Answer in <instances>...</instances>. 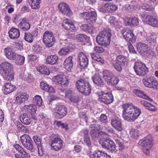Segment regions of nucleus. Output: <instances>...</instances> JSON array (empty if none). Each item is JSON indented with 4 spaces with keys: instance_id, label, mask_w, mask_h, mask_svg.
I'll use <instances>...</instances> for the list:
<instances>
[{
    "instance_id": "1",
    "label": "nucleus",
    "mask_w": 158,
    "mask_h": 158,
    "mask_svg": "<svg viewBox=\"0 0 158 158\" xmlns=\"http://www.w3.org/2000/svg\"><path fill=\"white\" fill-rule=\"evenodd\" d=\"M123 117L124 119L133 122L138 118L141 113L140 109L132 104H126L123 105Z\"/></svg>"
},
{
    "instance_id": "2",
    "label": "nucleus",
    "mask_w": 158,
    "mask_h": 158,
    "mask_svg": "<svg viewBox=\"0 0 158 158\" xmlns=\"http://www.w3.org/2000/svg\"><path fill=\"white\" fill-rule=\"evenodd\" d=\"M111 33L110 29H104L101 31L96 38V41L100 45L107 47L111 41Z\"/></svg>"
},
{
    "instance_id": "3",
    "label": "nucleus",
    "mask_w": 158,
    "mask_h": 158,
    "mask_svg": "<svg viewBox=\"0 0 158 158\" xmlns=\"http://www.w3.org/2000/svg\"><path fill=\"white\" fill-rule=\"evenodd\" d=\"M75 86L78 90L82 94L89 95L91 91V86L86 81L80 79L76 82Z\"/></svg>"
},
{
    "instance_id": "4",
    "label": "nucleus",
    "mask_w": 158,
    "mask_h": 158,
    "mask_svg": "<svg viewBox=\"0 0 158 158\" xmlns=\"http://www.w3.org/2000/svg\"><path fill=\"white\" fill-rule=\"evenodd\" d=\"M129 63V59L123 55L116 56L115 61L111 63L113 67L118 72L121 73L122 70V66H127Z\"/></svg>"
},
{
    "instance_id": "5",
    "label": "nucleus",
    "mask_w": 158,
    "mask_h": 158,
    "mask_svg": "<svg viewBox=\"0 0 158 158\" xmlns=\"http://www.w3.org/2000/svg\"><path fill=\"white\" fill-rule=\"evenodd\" d=\"M0 67L3 72L4 77L5 80L9 81L13 80L14 73L12 70V66L10 63L3 62L1 64Z\"/></svg>"
},
{
    "instance_id": "6",
    "label": "nucleus",
    "mask_w": 158,
    "mask_h": 158,
    "mask_svg": "<svg viewBox=\"0 0 158 158\" xmlns=\"http://www.w3.org/2000/svg\"><path fill=\"white\" fill-rule=\"evenodd\" d=\"M99 143L103 149L109 150L112 153H116L117 150L116 148V145L113 141L110 138H106L99 141Z\"/></svg>"
},
{
    "instance_id": "7",
    "label": "nucleus",
    "mask_w": 158,
    "mask_h": 158,
    "mask_svg": "<svg viewBox=\"0 0 158 158\" xmlns=\"http://www.w3.org/2000/svg\"><path fill=\"white\" fill-rule=\"evenodd\" d=\"M141 18L143 22L155 27H158V19L154 15H149L143 13H140Z\"/></svg>"
},
{
    "instance_id": "8",
    "label": "nucleus",
    "mask_w": 158,
    "mask_h": 158,
    "mask_svg": "<svg viewBox=\"0 0 158 158\" xmlns=\"http://www.w3.org/2000/svg\"><path fill=\"white\" fill-rule=\"evenodd\" d=\"M134 69L136 74L140 76L146 75L148 72V69L146 65L139 61L135 62Z\"/></svg>"
},
{
    "instance_id": "9",
    "label": "nucleus",
    "mask_w": 158,
    "mask_h": 158,
    "mask_svg": "<svg viewBox=\"0 0 158 158\" xmlns=\"http://www.w3.org/2000/svg\"><path fill=\"white\" fill-rule=\"evenodd\" d=\"M51 146L52 149L56 151L62 149L63 146V141L58 135L53 136L51 138Z\"/></svg>"
},
{
    "instance_id": "10",
    "label": "nucleus",
    "mask_w": 158,
    "mask_h": 158,
    "mask_svg": "<svg viewBox=\"0 0 158 158\" xmlns=\"http://www.w3.org/2000/svg\"><path fill=\"white\" fill-rule=\"evenodd\" d=\"M43 41L46 47L50 48L54 45L55 39L52 32L46 31L44 34Z\"/></svg>"
},
{
    "instance_id": "11",
    "label": "nucleus",
    "mask_w": 158,
    "mask_h": 158,
    "mask_svg": "<svg viewBox=\"0 0 158 158\" xmlns=\"http://www.w3.org/2000/svg\"><path fill=\"white\" fill-rule=\"evenodd\" d=\"M56 112L55 114L56 117L61 119L65 116L67 113V108L64 105L59 104L57 105L56 107Z\"/></svg>"
},
{
    "instance_id": "12",
    "label": "nucleus",
    "mask_w": 158,
    "mask_h": 158,
    "mask_svg": "<svg viewBox=\"0 0 158 158\" xmlns=\"http://www.w3.org/2000/svg\"><path fill=\"white\" fill-rule=\"evenodd\" d=\"M99 97V101L106 104H110L114 100L113 95L110 93L102 92Z\"/></svg>"
},
{
    "instance_id": "13",
    "label": "nucleus",
    "mask_w": 158,
    "mask_h": 158,
    "mask_svg": "<svg viewBox=\"0 0 158 158\" xmlns=\"http://www.w3.org/2000/svg\"><path fill=\"white\" fill-rule=\"evenodd\" d=\"M52 81L57 85L63 88L67 87L69 84L68 78L61 75L56 76L52 78Z\"/></svg>"
},
{
    "instance_id": "14",
    "label": "nucleus",
    "mask_w": 158,
    "mask_h": 158,
    "mask_svg": "<svg viewBox=\"0 0 158 158\" xmlns=\"http://www.w3.org/2000/svg\"><path fill=\"white\" fill-rule=\"evenodd\" d=\"M143 84L147 87L157 90L158 89V83L156 79L151 76L143 81Z\"/></svg>"
},
{
    "instance_id": "15",
    "label": "nucleus",
    "mask_w": 158,
    "mask_h": 158,
    "mask_svg": "<svg viewBox=\"0 0 158 158\" xmlns=\"http://www.w3.org/2000/svg\"><path fill=\"white\" fill-rule=\"evenodd\" d=\"M153 139L151 135H148L140 140L139 145L143 148H151L153 145Z\"/></svg>"
},
{
    "instance_id": "16",
    "label": "nucleus",
    "mask_w": 158,
    "mask_h": 158,
    "mask_svg": "<svg viewBox=\"0 0 158 158\" xmlns=\"http://www.w3.org/2000/svg\"><path fill=\"white\" fill-rule=\"evenodd\" d=\"M62 26L64 29L69 31H75L77 29L71 20L68 19L63 20Z\"/></svg>"
},
{
    "instance_id": "17",
    "label": "nucleus",
    "mask_w": 158,
    "mask_h": 158,
    "mask_svg": "<svg viewBox=\"0 0 158 158\" xmlns=\"http://www.w3.org/2000/svg\"><path fill=\"white\" fill-rule=\"evenodd\" d=\"M121 30V33L125 39L130 42H135L136 40V38L134 35L132 31L127 30L123 28Z\"/></svg>"
},
{
    "instance_id": "18",
    "label": "nucleus",
    "mask_w": 158,
    "mask_h": 158,
    "mask_svg": "<svg viewBox=\"0 0 158 158\" xmlns=\"http://www.w3.org/2000/svg\"><path fill=\"white\" fill-rule=\"evenodd\" d=\"M58 8L61 13L64 15L70 16L72 15V12L70 9L69 6L65 3L60 4Z\"/></svg>"
},
{
    "instance_id": "19",
    "label": "nucleus",
    "mask_w": 158,
    "mask_h": 158,
    "mask_svg": "<svg viewBox=\"0 0 158 158\" xmlns=\"http://www.w3.org/2000/svg\"><path fill=\"white\" fill-rule=\"evenodd\" d=\"M78 62L81 69L87 67L88 64V60L86 56L83 52H80L78 54Z\"/></svg>"
},
{
    "instance_id": "20",
    "label": "nucleus",
    "mask_w": 158,
    "mask_h": 158,
    "mask_svg": "<svg viewBox=\"0 0 158 158\" xmlns=\"http://www.w3.org/2000/svg\"><path fill=\"white\" fill-rule=\"evenodd\" d=\"M118 9L117 6L111 3H106L100 9L101 11L103 13H112Z\"/></svg>"
},
{
    "instance_id": "21",
    "label": "nucleus",
    "mask_w": 158,
    "mask_h": 158,
    "mask_svg": "<svg viewBox=\"0 0 158 158\" xmlns=\"http://www.w3.org/2000/svg\"><path fill=\"white\" fill-rule=\"evenodd\" d=\"M20 120L23 124L28 125L32 122L33 120H34L33 123H35L36 122L37 119L35 117L31 118L30 115L26 114H24L20 116Z\"/></svg>"
},
{
    "instance_id": "22",
    "label": "nucleus",
    "mask_w": 158,
    "mask_h": 158,
    "mask_svg": "<svg viewBox=\"0 0 158 158\" xmlns=\"http://www.w3.org/2000/svg\"><path fill=\"white\" fill-rule=\"evenodd\" d=\"M73 59L72 56H69L65 59L63 63L64 68L69 72H71L73 68Z\"/></svg>"
},
{
    "instance_id": "23",
    "label": "nucleus",
    "mask_w": 158,
    "mask_h": 158,
    "mask_svg": "<svg viewBox=\"0 0 158 158\" xmlns=\"http://www.w3.org/2000/svg\"><path fill=\"white\" fill-rule=\"evenodd\" d=\"M111 124L116 130L121 131L123 130L121 119L117 117H115L112 119Z\"/></svg>"
},
{
    "instance_id": "24",
    "label": "nucleus",
    "mask_w": 158,
    "mask_h": 158,
    "mask_svg": "<svg viewBox=\"0 0 158 158\" xmlns=\"http://www.w3.org/2000/svg\"><path fill=\"white\" fill-rule=\"evenodd\" d=\"M92 79L94 83L98 87H102L104 85L103 80L98 73H95L92 77Z\"/></svg>"
},
{
    "instance_id": "25",
    "label": "nucleus",
    "mask_w": 158,
    "mask_h": 158,
    "mask_svg": "<svg viewBox=\"0 0 158 158\" xmlns=\"http://www.w3.org/2000/svg\"><path fill=\"white\" fill-rule=\"evenodd\" d=\"M139 19L138 18L134 17L127 18L124 21V24L126 26L134 27L137 26L139 24Z\"/></svg>"
},
{
    "instance_id": "26",
    "label": "nucleus",
    "mask_w": 158,
    "mask_h": 158,
    "mask_svg": "<svg viewBox=\"0 0 158 158\" xmlns=\"http://www.w3.org/2000/svg\"><path fill=\"white\" fill-rule=\"evenodd\" d=\"M4 52L6 57L8 59L11 60H14L16 59L18 54L12 52L10 48H5Z\"/></svg>"
},
{
    "instance_id": "27",
    "label": "nucleus",
    "mask_w": 158,
    "mask_h": 158,
    "mask_svg": "<svg viewBox=\"0 0 158 158\" xmlns=\"http://www.w3.org/2000/svg\"><path fill=\"white\" fill-rule=\"evenodd\" d=\"M88 154L90 158H105L108 155L107 154L100 150H96L94 152L93 154L91 155V152L88 153Z\"/></svg>"
},
{
    "instance_id": "28",
    "label": "nucleus",
    "mask_w": 158,
    "mask_h": 158,
    "mask_svg": "<svg viewBox=\"0 0 158 158\" xmlns=\"http://www.w3.org/2000/svg\"><path fill=\"white\" fill-rule=\"evenodd\" d=\"M26 19V18L22 19L19 24V27L23 31H27L30 28V25Z\"/></svg>"
},
{
    "instance_id": "29",
    "label": "nucleus",
    "mask_w": 158,
    "mask_h": 158,
    "mask_svg": "<svg viewBox=\"0 0 158 158\" xmlns=\"http://www.w3.org/2000/svg\"><path fill=\"white\" fill-rule=\"evenodd\" d=\"M9 37L12 39H17L20 35L19 30L16 28H11L8 32Z\"/></svg>"
},
{
    "instance_id": "30",
    "label": "nucleus",
    "mask_w": 158,
    "mask_h": 158,
    "mask_svg": "<svg viewBox=\"0 0 158 158\" xmlns=\"http://www.w3.org/2000/svg\"><path fill=\"white\" fill-rule=\"evenodd\" d=\"M133 92L136 95L139 97L148 100L149 101H152L151 98L147 96L142 91L137 89H134L133 90Z\"/></svg>"
},
{
    "instance_id": "31",
    "label": "nucleus",
    "mask_w": 158,
    "mask_h": 158,
    "mask_svg": "<svg viewBox=\"0 0 158 158\" xmlns=\"http://www.w3.org/2000/svg\"><path fill=\"white\" fill-rule=\"evenodd\" d=\"M58 61V57L55 55L48 56L46 59V63L48 64L53 65L56 64Z\"/></svg>"
},
{
    "instance_id": "32",
    "label": "nucleus",
    "mask_w": 158,
    "mask_h": 158,
    "mask_svg": "<svg viewBox=\"0 0 158 158\" xmlns=\"http://www.w3.org/2000/svg\"><path fill=\"white\" fill-rule=\"evenodd\" d=\"M13 147L19 153L22 155V156L29 158L30 155L19 145L18 144H15L13 145Z\"/></svg>"
},
{
    "instance_id": "33",
    "label": "nucleus",
    "mask_w": 158,
    "mask_h": 158,
    "mask_svg": "<svg viewBox=\"0 0 158 158\" xmlns=\"http://www.w3.org/2000/svg\"><path fill=\"white\" fill-rule=\"evenodd\" d=\"M137 48L138 51L141 53H145V52H147L148 50L149 49V48L146 44L140 43H138L137 45Z\"/></svg>"
},
{
    "instance_id": "34",
    "label": "nucleus",
    "mask_w": 158,
    "mask_h": 158,
    "mask_svg": "<svg viewBox=\"0 0 158 158\" xmlns=\"http://www.w3.org/2000/svg\"><path fill=\"white\" fill-rule=\"evenodd\" d=\"M4 86V93L6 94L12 92L15 88V86L10 83L5 84Z\"/></svg>"
},
{
    "instance_id": "35",
    "label": "nucleus",
    "mask_w": 158,
    "mask_h": 158,
    "mask_svg": "<svg viewBox=\"0 0 158 158\" xmlns=\"http://www.w3.org/2000/svg\"><path fill=\"white\" fill-rule=\"evenodd\" d=\"M97 18V14L95 11L88 12V16L86 20L88 23L90 21L92 23L95 22Z\"/></svg>"
},
{
    "instance_id": "36",
    "label": "nucleus",
    "mask_w": 158,
    "mask_h": 158,
    "mask_svg": "<svg viewBox=\"0 0 158 158\" xmlns=\"http://www.w3.org/2000/svg\"><path fill=\"white\" fill-rule=\"evenodd\" d=\"M140 103L142 105L144 106L146 109H148L150 111H154L156 110L154 106L152 105L149 102L146 101H142L140 102Z\"/></svg>"
},
{
    "instance_id": "37",
    "label": "nucleus",
    "mask_w": 158,
    "mask_h": 158,
    "mask_svg": "<svg viewBox=\"0 0 158 158\" xmlns=\"http://www.w3.org/2000/svg\"><path fill=\"white\" fill-rule=\"evenodd\" d=\"M20 139L21 142L23 146L26 145V144L32 140L28 135L25 134L21 136Z\"/></svg>"
},
{
    "instance_id": "38",
    "label": "nucleus",
    "mask_w": 158,
    "mask_h": 158,
    "mask_svg": "<svg viewBox=\"0 0 158 158\" xmlns=\"http://www.w3.org/2000/svg\"><path fill=\"white\" fill-rule=\"evenodd\" d=\"M103 77L106 82H107L113 75V74L109 70L106 69L104 70L102 73Z\"/></svg>"
},
{
    "instance_id": "39",
    "label": "nucleus",
    "mask_w": 158,
    "mask_h": 158,
    "mask_svg": "<svg viewBox=\"0 0 158 158\" xmlns=\"http://www.w3.org/2000/svg\"><path fill=\"white\" fill-rule=\"evenodd\" d=\"M37 69L38 72L42 74L48 75L50 74L49 69L45 65L38 67Z\"/></svg>"
},
{
    "instance_id": "40",
    "label": "nucleus",
    "mask_w": 158,
    "mask_h": 158,
    "mask_svg": "<svg viewBox=\"0 0 158 158\" xmlns=\"http://www.w3.org/2000/svg\"><path fill=\"white\" fill-rule=\"evenodd\" d=\"M80 28L83 31L89 34H92L94 30V28L93 26L89 25L87 24L82 25L80 27Z\"/></svg>"
},
{
    "instance_id": "41",
    "label": "nucleus",
    "mask_w": 158,
    "mask_h": 158,
    "mask_svg": "<svg viewBox=\"0 0 158 158\" xmlns=\"http://www.w3.org/2000/svg\"><path fill=\"white\" fill-rule=\"evenodd\" d=\"M119 81L118 78L113 75L107 82L109 85L115 86L118 84Z\"/></svg>"
},
{
    "instance_id": "42",
    "label": "nucleus",
    "mask_w": 158,
    "mask_h": 158,
    "mask_svg": "<svg viewBox=\"0 0 158 158\" xmlns=\"http://www.w3.org/2000/svg\"><path fill=\"white\" fill-rule=\"evenodd\" d=\"M28 2L31 3V7L33 9H36L40 7V0H28Z\"/></svg>"
},
{
    "instance_id": "43",
    "label": "nucleus",
    "mask_w": 158,
    "mask_h": 158,
    "mask_svg": "<svg viewBox=\"0 0 158 158\" xmlns=\"http://www.w3.org/2000/svg\"><path fill=\"white\" fill-rule=\"evenodd\" d=\"M20 78L25 81L33 78V76L30 73L24 72L21 73L19 75Z\"/></svg>"
},
{
    "instance_id": "44",
    "label": "nucleus",
    "mask_w": 158,
    "mask_h": 158,
    "mask_svg": "<svg viewBox=\"0 0 158 158\" xmlns=\"http://www.w3.org/2000/svg\"><path fill=\"white\" fill-rule=\"evenodd\" d=\"M109 22L111 24L112 26L115 28H119L121 27L119 23L117 22V20L114 16H110L109 19Z\"/></svg>"
},
{
    "instance_id": "45",
    "label": "nucleus",
    "mask_w": 158,
    "mask_h": 158,
    "mask_svg": "<svg viewBox=\"0 0 158 158\" xmlns=\"http://www.w3.org/2000/svg\"><path fill=\"white\" fill-rule=\"evenodd\" d=\"M24 38L25 40L30 43H32L34 39L33 35H32V34L28 32L25 33Z\"/></svg>"
},
{
    "instance_id": "46",
    "label": "nucleus",
    "mask_w": 158,
    "mask_h": 158,
    "mask_svg": "<svg viewBox=\"0 0 158 158\" xmlns=\"http://www.w3.org/2000/svg\"><path fill=\"white\" fill-rule=\"evenodd\" d=\"M139 131L137 129H132L130 131V134L131 137L133 138L137 139L139 136Z\"/></svg>"
},
{
    "instance_id": "47",
    "label": "nucleus",
    "mask_w": 158,
    "mask_h": 158,
    "mask_svg": "<svg viewBox=\"0 0 158 158\" xmlns=\"http://www.w3.org/2000/svg\"><path fill=\"white\" fill-rule=\"evenodd\" d=\"M27 150L30 151L31 152H33L35 151V148L34 146V143L32 140L31 141L26 145L23 146Z\"/></svg>"
},
{
    "instance_id": "48",
    "label": "nucleus",
    "mask_w": 158,
    "mask_h": 158,
    "mask_svg": "<svg viewBox=\"0 0 158 158\" xmlns=\"http://www.w3.org/2000/svg\"><path fill=\"white\" fill-rule=\"evenodd\" d=\"M16 59L15 63L18 65H21L24 63L25 58L24 56L18 54Z\"/></svg>"
},
{
    "instance_id": "49",
    "label": "nucleus",
    "mask_w": 158,
    "mask_h": 158,
    "mask_svg": "<svg viewBox=\"0 0 158 158\" xmlns=\"http://www.w3.org/2000/svg\"><path fill=\"white\" fill-rule=\"evenodd\" d=\"M33 101L35 105L40 106L42 105V100L40 96L36 95L33 98Z\"/></svg>"
},
{
    "instance_id": "50",
    "label": "nucleus",
    "mask_w": 158,
    "mask_h": 158,
    "mask_svg": "<svg viewBox=\"0 0 158 158\" xmlns=\"http://www.w3.org/2000/svg\"><path fill=\"white\" fill-rule=\"evenodd\" d=\"M17 127L18 130L20 132H23L26 133H29V131L27 128L26 127L20 123H18L17 125Z\"/></svg>"
},
{
    "instance_id": "51",
    "label": "nucleus",
    "mask_w": 158,
    "mask_h": 158,
    "mask_svg": "<svg viewBox=\"0 0 158 158\" xmlns=\"http://www.w3.org/2000/svg\"><path fill=\"white\" fill-rule=\"evenodd\" d=\"M90 134L93 139L94 140H97L98 138L100 132L92 129L90 131Z\"/></svg>"
},
{
    "instance_id": "52",
    "label": "nucleus",
    "mask_w": 158,
    "mask_h": 158,
    "mask_svg": "<svg viewBox=\"0 0 158 158\" xmlns=\"http://www.w3.org/2000/svg\"><path fill=\"white\" fill-rule=\"evenodd\" d=\"M16 95H18V97H20L24 102L27 100L28 98L27 93L25 92H19L17 93Z\"/></svg>"
},
{
    "instance_id": "53",
    "label": "nucleus",
    "mask_w": 158,
    "mask_h": 158,
    "mask_svg": "<svg viewBox=\"0 0 158 158\" xmlns=\"http://www.w3.org/2000/svg\"><path fill=\"white\" fill-rule=\"evenodd\" d=\"M70 52L69 49L67 48H64L60 49L58 53L60 56H66Z\"/></svg>"
},
{
    "instance_id": "54",
    "label": "nucleus",
    "mask_w": 158,
    "mask_h": 158,
    "mask_svg": "<svg viewBox=\"0 0 158 158\" xmlns=\"http://www.w3.org/2000/svg\"><path fill=\"white\" fill-rule=\"evenodd\" d=\"M84 142L86 144L87 146L89 148V151L88 153H89L90 151L91 152V142L90 141L89 136H88L84 138Z\"/></svg>"
},
{
    "instance_id": "55",
    "label": "nucleus",
    "mask_w": 158,
    "mask_h": 158,
    "mask_svg": "<svg viewBox=\"0 0 158 158\" xmlns=\"http://www.w3.org/2000/svg\"><path fill=\"white\" fill-rule=\"evenodd\" d=\"M142 8L148 11H152L154 10V7L152 6L147 3H144L141 6Z\"/></svg>"
},
{
    "instance_id": "56",
    "label": "nucleus",
    "mask_w": 158,
    "mask_h": 158,
    "mask_svg": "<svg viewBox=\"0 0 158 158\" xmlns=\"http://www.w3.org/2000/svg\"><path fill=\"white\" fill-rule=\"evenodd\" d=\"M75 92V91L73 89H68L66 91L65 96L69 100L73 95Z\"/></svg>"
},
{
    "instance_id": "57",
    "label": "nucleus",
    "mask_w": 158,
    "mask_h": 158,
    "mask_svg": "<svg viewBox=\"0 0 158 158\" xmlns=\"http://www.w3.org/2000/svg\"><path fill=\"white\" fill-rule=\"evenodd\" d=\"M40 118L44 123H46L50 121L48 116L44 113H41L39 114Z\"/></svg>"
},
{
    "instance_id": "58",
    "label": "nucleus",
    "mask_w": 158,
    "mask_h": 158,
    "mask_svg": "<svg viewBox=\"0 0 158 158\" xmlns=\"http://www.w3.org/2000/svg\"><path fill=\"white\" fill-rule=\"evenodd\" d=\"M27 108L29 111L33 113L36 112V105L34 104H30L29 105L26 106Z\"/></svg>"
},
{
    "instance_id": "59",
    "label": "nucleus",
    "mask_w": 158,
    "mask_h": 158,
    "mask_svg": "<svg viewBox=\"0 0 158 158\" xmlns=\"http://www.w3.org/2000/svg\"><path fill=\"white\" fill-rule=\"evenodd\" d=\"M33 139L37 147L41 146V139L40 138L37 136H34L33 137Z\"/></svg>"
},
{
    "instance_id": "60",
    "label": "nucleus",
    "mask_w": 158,
    "mask_h": 158,
    "mask_svg": "<svg viewBox=\"0 0 158 158\" xmlns=\"http://www.w3.org/2000/svg\"><path fill=\"white\" fill-rule=\"evenodd\" d=\"M146 56L149 59H152L153 57L155 56V54L150 49L148 50L147 52H145Z\"/></svg>"
},
{
    "instance_id": "61",
    "label": "nucleus",
    "mask_w": 158,
    "mask_h": 158,
    "mask_svg": "<svg viewBox=\"0 0 158 158\" xmlns=\"http://www.w3.org/2000/svg\"><path fill=\"white\" fill-rule=\"evenodd\" d=\"M71 102L77 103L79 102L78 96L77 93L75 92L72 97L69 100Z\"/></svg>"
},
{
    "instance_id": "62",
    "label": "nucleus",
    "mask_w": 158,
    "mask_h": 158,
    "mask_svg": "<svg viewBox=\"0 0 158 158\" xmlns=\"http://www.w3.org/2000/svg\"><path fill=\"white\" fill-rule=\"evenodd\" d=\"M89 130L87 129H84L82 130L80 132L81 135L85 137L89 136Z\"/></svg>"
},
{
    "instance_id": "63",
    "label": "nucleus",
    "mask_w": 158,
    "mask_h": 158,
    "mask_svg": "<svg viewBox=\"0 0 158 158\" xmlns=\"http://www.w3.org/2000/svg\"><path fill=\"white\" fill-rule=\"evenodd\" d=\"M147 40L148 42L151 44H153L156 42V40L153 35H151L147 38Z\"/></svg>"
},
{
    "instance_id": "64",
    "label": "nucleus",
    "mask_w": 158,
    "mask_h": 158,
    "mask_svg": "<svg viewBox=\"0 0 158 158\" xmlns=\"http://www.w3.org/2000/svg\"><path fill=\"white\" fill-rule=\"evenodd\" d=\"M100 121L103 123H106L108 122L107 116L105 114H102L99 117Z\"/></svg>"
}]
</instances>
